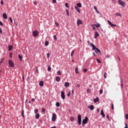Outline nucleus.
<instances>
[{
    "label": "nucleus",
    "instance_id": "obj_27",
    "mask_svg": "<svg viewBox=\"0 0 128 128\" xmlns=\"http://www.w3.org/2000/svg\"><path fill=\"white\" fill-rule=\"evenodd\" d=\"M56 106L58 108V106H60V103L58 102H56Z\"/></svg>",
    "mask_w": 128,
    "mask_h": 128
},
{
    "label": "nucleus",
    "instance_id": "obj_46",
    "mask_svg": "<svg viewBox=\"0 0 128 128\" xmlns=\"http://www.w3.org/2000/svg\"><path fill=\"white\" fill-rule=\"evenodd\" d=\"M108 22L109 24H110V26H111V24H112V22H110V20H108Z\"/></svg>",
    "mask_w": 128,
    "mask_h": 128
},
{
    "label": "nucleus",
    "instance_id": "obj_29",
    "mask_svg": "<svg viewBox=\"0 0 128 128\" xmlns=\"http://www.w3.org/2000/svg\"><path fill=\"white\" fill-rule=\"evenodd\" d=\"M57 74H58V76H60V74H62V72H60V70H58L57 72Z\"/></svg>",
    "mask_w": 128,
    "mask_h": 128
},
{
    "label": "nucleus",
    "instance_id": "obj_50",
    "mask_svg": "<svg viewBox=\"0 0 128 128\" xmlns=\"http://www.w3.org/2000/svg\"><path fill=\"white\" fill-rule=\"evenodd\" d=\"M126 120H128V114H126Z\"/></svg>",
    "mask_w": 128,
    "mask_h": 128
},
{
    "label": "nucleus",
    "instance_id": "obj_51",
    "mask_svg": "<svg viewBox=\"0 0 128 128\" xmlns=\"http://www.w3.org/2000/svg\"><path fill=\"white\" fill-rule=\"evenodd\" d=\"M112 110H114V104H112Z\"/></svg>",
    "mask_w": 128,
    "mask_h": 128
},
{
    "label": "nucleus",
    "instance_id": "obj_23",
    "mask_svg": "<svg viewBox=\"0 0 128 128\" xmlns=\"http://www.w3.org/2000/svg\"><path fill=\"white\" fill-rule=\"evenodd\" d=\"M94 26H96V28H100V24L98 23L94 24Z\"/></svg>",
    "mask_w": 128,
    "mask_h": 128
},
{
    "label": "nucleus",
    "instance_id": "obj_16",
    "mask_svg": "<svg viewBox=\"0 0 128 128\" xmlns=\"http://www.w3.org/2000/svg\"><path fill=\"white\" fill-rule=\"evenodd\" d=\"M75 10H76L79 14H80V8H78L75 6Z\"/></svg>",
    "mask_w": 128,
    "mask_h": 128
},
{
    "label": "nucleus",
    "instance_id": "obj_62",
    "mask_svg": "<svg viewBox=\"0 0 128 128\" xmlns=\"http://www.w3.org/2000/svg\"><path fill=\"white\" fill-rule=\"evenodd\" d=\"M80 86L78 84H77V88H80Z\"/></svg>",
    "mask_w": 128,
    "mask_h": 128
},
{
    "label": "nucleus",
    "instance_id": "obj_36",
    "mask_svg": "<svg viewBox=\"0 0 128 128\" xmlns=\"http://www.w3.org/2000/svg\"><path fill=\"white\" fill-rule=\"evenodd\" d=\"M9 20H10L11 24H12V17H10Z\"/></svg>",
    "mask_w": 128,
    "mask_h": 128
},
{
    "label": "nucleus",
    "instance_id": "obj_1",
    "mask_svg": "<svg viewBox=\"0 0 128 128\" xmlns=\"http://www.w3.org/2000/svg\"><path fill=\"white\" fill-rule=\"evenodd\" d=\"M88 118L87 116L85 117V118L82 120V126H84V124H86L88 122Z\"/></svg>",
    "mask_w": 128,
    "mask_h": 128
},
{
    "label": "nucleus",
    "instance_id": "obj_54",
    "mask_svg": "<svg viewBox=\"0 0 128 128\" xmlns=\"http://www.w3.org/2000/svg\"><path fill=\"white\" fill-rule=\"evenodd\" d=\"M4 60V58H2L0 59V62H2Z\"/></svg>",
    "mask_w": 128,
    "mask_h": 128
},
{
    "label": "nucleus",
    "instance_id": "obj_9",
    "mask_svg": "<svg viewBox=\"0 0 128 128\" xmlns=\"http://www.w3.org/2000/svg\"><path fill=\"white\" fill-rule=\"evenodd\" d=\"M87 42L89 46H92V48H96V46H94V44L90 42V41H88Z\"/></svg>",
    "mask_w": 128,
    "mask_h": 128
},
{
    "label": "nucleus",
    "instance_id": "obj_7",
    "mask_svg": "<svg viewBox=\"0 0 128 128\" xmlns=\"http://www.w3.org/2000/svg\"><path fill=\"white\" fill-rule=\"evenodd\" d=\"M118 2L120 6H122L123 8H124V4H126V3L124 2H122V0H118Z\"/></svg>",
    "mask_w": 128,
    "mask_h": 128
},
{
    "label": "nucleus",
    "instance_id": "obj_52",
    "mask_svg": "<svg viewBox=\"0 0 128 128\" xmlns=\"http://www.w3.org/2000/svg\"><path fill=\"white\" fill-rule=\"evenodd\" d=\"M42 112H46V110L44 108H42Z\"/></svg>",
    "mask_w": 128,
    "mask_h": 128
},
{
    "label": "nucleus",
    "instance_id": "obj_11",
    "mask_svg": "<svg viewBox=\"0 0 128 128\" xmlns=\"http://www.w3.org/2000/svg\"><path fill=\"white\" fill-rule=\"evenodd\" d=\"M100 114L102 116L103 118H106V115L104 114V110H102L100 112Z\"/></svg>",
    "mask_w": 128,
    "mask_h": 128
},
{
    "label": "nucleus",
    "instance_id": "obj_24",
    "mask_svg": "<svg viewBox=\"0 0 128 128\" xmlns=\"http://www.w3.org/2000/svg\"><path fill=\"white\" fill-rule=\"evenodd\" d=\"M36 118L37 120H38V118H40V114H36Z\"/></svg>",
    "mask_w": 128,
    "mask_h": 128
},
{
    "label": "nucleus",
    "instance_id": "obj_64",
    "mask_svg": "<svg viewBox=\"0 0 128 128\" xmlns=\"http://www.w3.org/2000/svg\"><path fill=\"white\" fill-rule=\"evenodd\" d=\"M30 78V76H28V78H27V79H28V80H29Z\"/></svg>",
    "mask_w": 128,
    "mask_h": 128
},
{
    "label": "nucleus",
    "instance_id": "obj_37",
    "mask_svg": "<svg viewBox=\"0 0 128 128\" xmlns=\"http://www.w3.org/2000/svg\"><path fill=\"white\" fill-rule=\"evenodd\" d=\"M65 6L66 8H70V6H68V3L65 4Z\"/></svg>",
    "mask_w": 128,
    "mask_h": 128
},
{
    "label": "nucleus",
    "instance_id": "obj_4",
    "mask_svg": "<svg viewBox=\"0 0 128 128\" xmlns=\"http://www.w3.org/2000/svg\"><path fill=\"white\" fill-rule=\"evenodd\" d=\"M8 64L9 66H10V68H14V62H12V60H9Z\"/></svg>",
    "mask_w": 128,
    "mask_h": 128
},
{
    "label": "nucleus",
    "instance_id": "obj_43",
    "mask_svg": "<svg viewBox=\"0 0 128 128\" xmlns=\"http://www.w3.org/2000/svg\"><path fill=\"white\" fill-rule=\"evenodd\" d=\"M96 62L98 63V64H100V59H96Z\"/></svg>",
    "mask_w": 128,
    "mask_h": 128
},
{
    "label": "nucleus",
    "instance_id": "obj_18",
    "mask_svg": "<svg viewBox=\"0 0 128 128\" xmlns=\"http://www.w3.org/2000/svg\"><path fill=\"white\" fill-rule=\"evenodd\" d=\"M88 108H90L91 110H94V105H91L90 107H88Z\"/></svg>",
    "mask_w": 128,
    "mask_h": 128
},
{
    "label": "nucleus",
    "instance_id": "obj_8",
    "mask_svg": "<svg viewBox=\"0 0 128 128\" xmlns=\"http://www.w3.org/2000/svg\"><path fill=\"white\" fill-rule=\"evenodd\" d=\"M61 98L62 100H64L66 98V96L64 95V91L61 92Z\"/></svg>",
    "mask_w": 128,
    "mask_h": 128
},
{
    "label": "nucleus",
    "instance_id": "obj_56",
    "mask_svg": "<svg viewBox=\"0 0 128 128\" xmlns=\"http://www.w3.org/2000/svg\"><path fill=\"white\" fill-rule=\"evenodd\" d=\"M92 27L93 30H96V27H94V26L92 25Z\"/></svg>",
    "mask_w": 128,
    "mask_h": 128
},
{
    "label": "nucleus",
    "instance_id": "obj_26",
    "mask_svg": "<svg viewBox=\"0 0 128 128\" xmlns=\"http://www.w3.org/2000/svg\"><path fill=\"white\" fill-rule=\"evenodd\" d=\"M94 10H95L97 14H100V12H98V8H96V7L94 6Z\"/></svg>",
    "mask_w": 128,
    "mask_h": 128
},
{
    "label": "nucleus",
    "instance_id": "obj_40",
    "mask_svg": "<svg viewBox=\"0 0 128 128\" xmlns=\"http://www.w3.org/2000/svg\"><path fill=\"white\" fill-rule=\"evenodd\" d=\"M86 92L88 94L90 92V89H87Z\"/></svg>",
    "mask_w": 128,
    "mask_h": 128
},
{
    "label": "nucleus",
    "instance_id": "obj_55",
    "mask_svg": "<svg viewBox=\"0 0 128 128\" xmlns=\"http://www.w3.org/2000/svg\"><path fill=\"white\" fill-rule=\"evenodd\" d=\"M0 34H2V29L0 28Z\"/></svg>",
    "mask_w": 128,
    "mask_h": 128
},
{
    "label": "nucleus",
    "instance_id": "obj_31",
    "mask_svg": "<svg viewBox=\"0 0 128 128\" xmlns=\"http://www.w3.org/2000/svg\"><path fill=\"white\" fill-rule=\"evenodd\" d=\"M48 72H50V70H52V68H50V66H48Z\"/></svg>",
    "mask_w": 128,
    "mask_h": 128
},
{
    "label": "nucleus",
    "instance_id": "obj_59",
    "mask_svg": "<svg viewBox=\"0 0 128 128\" xmlns=\"http://www.w3.org/2000/svg\"><path fill=\"white\" fill-rule=\"evenodd\" d=\"M36 100L34 98H32V102H35Z\"/></svg>",
    "mask_w": 128,
    "mask_h": 128
},
{
    "label": "nucleus",
    "instance_id": "obj_3",
    "mask_svg": "<svg viewBox=\"0 0 128 128\" xmlns=\"http://www.w3.org/2000/svg\"><path fill=\"white\" fill-rule=\"evenodd\" d=\"M78 120L79 126H80V124H82V116L80 114L78 115Z\"/></svg>",
    "mask_w": 128,
    "mask_h": 128
},
{
    "label": "nucleus",
    "instance_id": "obj_32",
    "mask_svg": "<svg viewBox=\"0 0 128 128\" xmlns=\"http://www.w3.org/2000/svg\"><path fill=\"white\" fill-rule=\"evenodd\" d=\"M45 46H48V41H46L45 42Z\"/></svg>",
    "mask_w": 128,
    "mask_h": 128
},
{
    "label": "nucleus",
    "instance_id": "obj_44",
    "mask_svg": "<svg viewBox=\"0 0 128 128\" xmlns=\"http://www.w3.org/2000/svg\"><path fill=\"white\" fill-rule=\"evenodd\" d=\"M88 72V69H83L84 72Z\"/></svg>",
    "mask_w": 128,
    "mask_h": 128
},
{
    "label": "nucleus",
    "instance_id": "obj_21",
    "mask_svg": "<svg viewBox=\"0 0 128 128\" xmlns=\"http://www.w3.org/2000/svg\"><path fill=\"white\" fill-rule=\"evenodd\" d=\"M8 50H9L10 52V50H12V46L10 45H9L8 46Z\"/></svg>",
    "mask_w": 128,
    "mask_h": 128
},
{
    "label": "nucleus",
    "instance_id": "obj_39",
    "mask_svg": "<svg viewBox=\"0 0 128 128\" xmlns=\"http://www.w3.org/2000/svg\"><path fill=\"white\" fill-rule=\"evenodd\" d=\"M110 26H111L112 28H114V26H116V25L112 24L110 25Z\"/></svg>",
    "mask_w": 128,
    "mask_h": 128
},
{
    "label": "nucleus",
    "instance_id": "obj_60",
    "mask_svg": "<svg viewBox=\"0 0 128 128\" xmlns=\"http://www.w3.org/2000/svg\"><path fill=\"white\" fill-rule=\"evenodd\" d=\"M1 4H4V2H2V0H1Z\"/></svg>",
    "mask_w": 128,
    "mask_h": 128
},
{
    "label": "nucleus",
    "instance_id": "obj_41",
    "mask_svg": "<svg viewBox=\"0 0 128 128\" xmlns=\"http://www.w3.org/2000/svg\"><path fill=\"white\" fill-rule=\"evenodd\" d=\"M55 24H56V26H60V24H58V22H55Z\"/></svg>",
    "mask_w": 128,
    "mask_h": 128
},
{
    "label": "nucleus",
    "instance_id": "obj_28",
    "mask_svg": "<svg viewBox=\"0 0 128 128\" xmlns=\"http://www.w3.org/2000/svg\"><path fill=\"white\" fill-rule=\"evenodd\" d=\"M116 16H122L120 14L118 13V12H116L115 14Z\"/></svg>",
    "mask_w": 128,
    "mask_h": 128
},
{
    "label": "nucleus",
    "instance_id": "obj_57",
    "mask_svg": "<svg viewBox=\"0 0 128 128\" xmlns=\"http://www.w3.org/2000/svg\"><path fill=\"white\" fill-rule=\"evenodd\" d=\"M36 4H37L36 2L35 1L34 2V4H35V6H36Z\"/></svg>",
    "mask_w": 128,
    "mask_h": 128
},
{
    "label": "nucleus",
    "instance_id": "obj_2",
    "mask_svg": "<svg viewBox=\"0 0 128 128\" xmlns=\"http://www.w3.org/2000/svg\"><path fill=\"white\" fill-rule=\"evenodd\" d=\"M92 50H95V52H96V54H98H98H102V52H100V49L96 48V47L95 46V48H92Z\"/></svg>",
    "mask_w": 128,
    "mask_h": 128
},
{
    "label": "nucleus",
    "instance_id": "obj_35",
    "mask_svg": "<svg viewBox=\"0 0 128 128\" xmlns=\"http://www.w3.org/2000/svg\"><path fill=\"white\" fill-rule=\"evenodd\" d=\"M34 112V114H38V109H35Z\"/></svg>",
    "mask_w": 128,
    "mask_h": 128
},
{
    "label": "nucleus",
    "instance_id": "obj_10",
    "mask_svg": "<svg viewBox=\"0 0 128 128\" xmlns=\"http://www.w3.org/2000/svg\"><path fill=\"white\" fill-rule=\"evenodd\" d=\"M77 24L78 26H80V24H82V21L80 20H77Z\"/></svg>",
    "mask_w": 128,
    "mask_h": 128
},
{
    "label": "nucleus",
    "instance_id": "obj_6",
    "mask_svg": "<svg viewBox=\"0 0 128 128\" xmlns=\"http://www.w3.org/2000/svg\"><path fill=\"white\" fill-rule=\"evenodd\" d=\"M56 114L54 113H53L52 115V121L56 122Z\"/></svg>",
    "mask_w": 128,
    "mask_h": 128
},
{
    "label": "nucleus",
    "instance_id": "obj_61",
    "mask_svg": "<svg viewBox=\"0 0 128 128\" xmlns=\"http://www.w3.org/2000/svg\"><path fill=\"white\" fill-rule=\"evenodd\" d=\"M126 126L124 127V128H128V125H126Z\"/></svg>",
    "mask_w": 128,
    "mask_h": 128
},
{
    "label": "nucleus",
    "instance_id": "obj_13",
    "mask_svg": "<svg viewBox=\"0 0 128 128\" xmlns=\"http://www.w3.org/2000/svg\"><path fill=\"white\" fill-rule=\"evenodd\" d=\"M2 16L4 18V20H6V18H8V16L6 13H3Z\"/></svg>",
    "mask_w": 128,
    "mask_h": 128
},
{
    "label": "nucleus",
    "instance_id": "obj_63",
    "mask_svg": "<svg viewBox=\"0 0 128 128\" xmlns=\"http://www.w3.org/2000/svg\"><path fill=\"white\" fill-rule=\"evenodd\" d=\"M97 111H98V112H100V109H99V108H98V109H97Z\"/></svg>",
    "mask_w": 128,
    "mask_h": 128
},
{
    "label": "nucleus",
    "instance_id": "obj_12",
    "mask_svg": "<svg viewBox=\"0 0 128 128\" xmlns=\"http://www.w3.org/2000/svg\"><path fill=\"white\" fill-rule=\"evenodd\" d=\"M100 36V34H98V32H95V36H94V38H98V37Z\"/></svg>",
    "mask_w": 128,
    "mask_h": 128
},
{
    "label": "nucleus",
    "instance_id": "obj_38",
    "mask_svg": "<svg viewBox=\"0 0 128 128\" xmlns=\"http://www.w3.org/2000/svg\"><path fill=\"white\" fill-rule=\"evenodd\" d=\"M74 50H72V52H71V56H74Z\"/></svg>",
    "mask_w": 128,
    "mask_h": 128
},
{
    "label": "nucleus",
    "instance_id": "obj_22",
    "mask_svg": "<svg viewBox=\"0 0 128 128\" xmlns=\"http://www.w3.org/2000/svg\"><path fill=\"white\" fill-rule=\"evenodd\" d=\"M76 6H78V8H82V4L80 3H78L76 4Z\"/></svg>",
    "mask_w": 128,
    "mask_h": 128
},
{
    "label": "nucleus",
    "instance_id": "obj_58",
    "mask_svg": "<svg viewBox=\"0 0 128 128\" xmlns=\"http://www.w3.org/2000/svg\"><path fill=\"white\" fill-rule=\"evenodd\" d=\"M106 118H108V120H109L110 118V116L108 115L106 116Z\"/></svg>",
    "mask_w": 128,
    "mask_h": 128
},
{
    "label": "nucleus",
    "instance_id": "obj_5",
    "mask_svg": "<svg viewBox=\"0 0 128 128\" xmlns=\"http://www.w3.org/2000/svg\"><path fill=\"white\" fill-rule=\"evenodd\" d=\"M38 36V30H35L33 31V36H34L35 38L36 36Z\"/></svg>",
    "mask_w": 128,
    "mask_h": 128
},
{
    "label": "nucleus",
    "instance_id": "obj_53",
    "mask_svg": "<svg viewBox=\"0 0 128 128\" xmlns=\"http://www.w3.org/2000/svg\"><path fill=\"white\" fill-rule=\"evenodd\" d=\"M70 96V92H68V93L67 94V96Z\"/></svg>",
    "mask_w": 128,
    "mask_h": 128
},
{
    "label": "nucleus",
    "instance_id": "obj_19",
    "mask_svg": "<svg viewBox=\"0 0 128 128\" xmlns=\"http://www.w3.org/2000/svg\"><path fill=\"white\" fill-rule=\"evenodd\" d=\"M40 86H44V81H40L39 83Z\"/></svg>",
    "mask_w": 128,
    "mask_h": 128
},
{
    "label": "nucleus",
    "instance_id": "obj_48",
    "mask_svg": "<svg viewBox=\"0 0 128 128\" xmlns=\"http://www.w3.org/2000/svg\"><path fill=\"white\" fill-rule=\"evenodd\" d=\"M54 40H57V38H56V36L54 35Z\"/></svg>",
    "mask_w": 128,
    "mask_h": 128
},
{
    "label": "nucleus",
    "instance_id": "obj_42",
    "mask_svg": "<svg viewBox=\"0 0 128 128\" xmlns=\"http://www.w3.org/2000/svg\"><path fill=\"white\" fill-rule=\"evenodd\" d=\"M0 26H4V24L2 21H0Z\"/></svg>",
    "mask_w": 128,
    "mask_h": 128
},
{
    "label": "nucleus",
    "instance_id": "obj_20",
    "mask_svg": "<svg viewBox=\"0 0 128 128\" xmlns=\"http://www.w3.org/2000/svg\"><path fill=\"white\" fill-rule=\"evenodd\" d=\"M94 102H98V98H96L94 100Z\"/></svg>",
    "mask_w": 128,
    "mask_h": 128
},
{
    "label": "nucleus",
    "instance_id": "obj_45",
    "mask_svg": "<svg viewBox=\"0 0 128 128\" xmlns=\"http://www.w3.org/2000/svg\"><path fill=\"white\" fill-rule=\"evenodd\" d=\"M48 58H50V53H47L46 54Z\"/></svg>",
    "mask_w": 128,
    "mask_h": 128
},
{
    "label": "nucleus",
    "instance_id": "obj_47",
    "mask_svg": "<svg viewBox=\"0 0 128 128\" xmlns=\"http://www.w3.org/2000/svg\"><path fill=\"white\" fill-rule=\"evenodd\" d=\"M102 92H103L102 90H100V94H102Z\"/></svg>",
    "mask_w": 128,
    "mask_h": 128
},
{
    "label": "nucleus",
    "instance_id": "obj_14",
    "mask_svg": "<svg viewBox=\"0 0 128 128\" xmlns=\"http://www.w3.org/2000/svg\"><path fill=\"white\" fill-rule=\"evenodd\" d=\"M56 82H60V76H56Z\"/></svg>",
    "mask_w": 128,
    "mask_h": 128
},
{
    "label": "nucleus",
    "instance_id": "obj_17",
    "mask_svg": "<svg viewBox=\"0 0 128 128\" xmlns=\"http://www.w3.org/2000/svg\"><path fill=\"white\" fill-rule=\"evenodd\" d=\"M18 56L20 62H22V57L20 56V54H18Z\"/></svg>",
    "mask_w": 128,
    "mask_h": 128
},
{
    "label": "nucleus",
    "instance_id": "obj_34",
    "mask_svg": "<svg viewBox=\"0 0 128 128\" xmlns=\"http://www.w3.org/2000/svg\"><path fill=\"white\" fill-rule=\"evenodd\" d=\"M66 14L68 16H70V13L68 12V9H66Z\"/></svg>",
    "mask_w": 128,
    "mask_h": 128
},
{
    "label": "nucleus",
    "instance_id": "obj_49",
    "mask_svg": "<svg viewBox=\"0 0 128 128\" xmlns=\"http://www.w3.org/2000/svg\"><path fill=\"white\" fill-rule=\"evenodd\" d=\"M52 3H53V4H56V0H52Z\"/></svg>",
    "mask_w": 128,
    "mask_h": 128
},
{
    "label": "nucleus",
    "instance_id": "obj_25",
    "mask_svg": "<svg viewBox=\"0 0 128 128\" xmlns=\"http://www.w3.org/2000/svg\"><path fill=\"white\" fill-rule=\"evenodd\" d=\"M75 72L76 73V74H78L79 72H78V67H76V68H75Z\"/></svg>",
    "mask_w": 128,
    "mask_h": 128
},
{
    "label": "nucleus",
    "instance_id": "obj_30",
    "mask_svg": "<svg viewBox=\"0 0 128 128\" xmlns=\"http://www.w3.org/2000/svg\"><path fill=\"white\" fill-rule=\"evenodd\" d=\"M22 118H24V110L22 112Z\"/></svg>",
    "mask_w": 128,
    "mask_h": 128
},
{
    "label": "nucleus",
    "instance_id": "obj_33",
    "mask_svg": "<svg viewBox=\"0 0 128 128\" xmlns=\"http://www.w3.org/2000/svg\"><path fill=\"white\" fill-rule=\"evenodd\" d=\"M70 122H74V117H71L70 118Z\"/></svg>",
    "mask_w": 128,
    "mask_h": 128
},
{
    "label": "nucleus",
    "instance_id": "obj_15",
    "mask_svg": "<svg viewBox=\"0 0 128 128\" xmlns=\"http://www.w3.org/2000/svg\"><path fill=\"white\" fill-rule=\"evenodd\" d=\"M64 86L66 88H68L70 86V83L66 82L64 83Z\"/></svg>",
    "mask_w": 128,
    "mask_h": 128
}]
</instances>
